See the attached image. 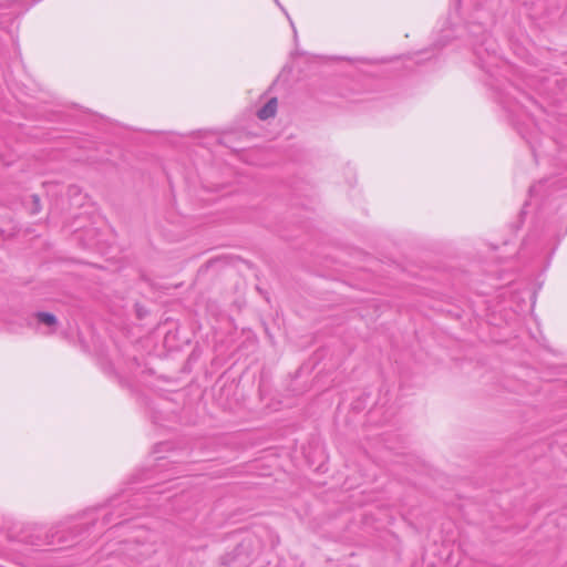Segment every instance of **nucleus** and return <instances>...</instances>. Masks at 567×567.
Returning a JSON list of instances; mask_svg holds the SVG:
<instances>
[{
    "label": "nucleus",
    "mask_w": 567,
    "mask_h": 567,
    "mask_svg": "<svg viewBox=\"0 0 567 567\" xmlns=\"http://www.w3.org/2000/svg\"><path fill=\"white\" fill-rule=\"evenodd\" d=\"M277 99H270L261 109L258 110L257 115L260 120H268L274 117L277 112Z\"/></svg>",
    "instance_id": "f257e3e1"
},
{
    "label": "nucleus",
    "mask_w": 567,
    "mask_h": 567,
    "mask_svg": "<svg viewBox=\"0 0 567 567\" xmlns=\"http://www.w3.org/2000/svg\"><path fill=\"white\" fill-rule=\"evenodd\" d=\"M35 319L39 323L45 324L49 328L54 329L58 324V319L50 312L39 311L34 313Z\"/></svg>",
    "instance_id": "f03ea898"
},
{
    "label": "nucleus",
    "mask_w": 567,
    "mask_h": 567,
    "mask_svg": "<svg viewBox=\"0 0 567 567\" xmlns=\"http://www.w3.org/2000/svg\"><path fill=\"white\" fill-rule=\"evenodd\" d=\"M30 204H29V209H30V213L31 214H38L40 213L41 210V204H40V198L38 195H31L30 196Z\"/></svg>",
    "instance_id": "7ed1b4c3"
},
{
    "label": "nucleus",
    "mask_w": 567,
    "mask_h": 567,
    "mask_svg": "<svg viewBox=\"0 0 567 567\" xmlns=\"http://www.w3.org/2000/svg\"><path fill=\"white\" fill-rule=\"evenodd\" d=\"M138 317L143 316V311L137 310Z\"/></svg>",
    "instance_id": "20e7f679"
},
{
    "label": "nucleus",
    "mask_w": 567,
    "mask_h": 567,
    "mask_svg": "<svg viewBox=\"0 0 567 567\" xmlns=\"http://www.w3.org/2000/svg\"><path fill=\"white\" fill-rule=\"evenodd\" d=\"M275 1L279 4L278 0H275Z\"/></svg>",
    "instance_id": "39448f33"
}]
</instances>
